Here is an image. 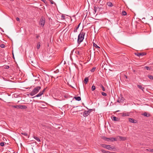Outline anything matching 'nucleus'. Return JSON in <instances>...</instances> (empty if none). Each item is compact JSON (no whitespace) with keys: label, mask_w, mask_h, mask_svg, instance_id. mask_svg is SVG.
Here are the masks:
<instances>
[{"label":"nucleus","mask_w":153,"mask_h":153,"mask_svg":"<svg viewBox=\"0 0 153 153\" xmlns=\"http://www.w3.org/2000/svg\"><path fill=\"white\" fill-rule=\"evenodd\" d=\"M101 94L103 96H107V94L105 93H104L103 92H102L101 93Z\"/></svg>","instance_id":"32"},{"label":"nucleus","mask_w":153,"mask_h":153,"mask_svg":"<svg viewBox=\"0 0 153 153\" xmlns=\"http://www.w3.org/2000/svg\"><path fill=\"white\" fill-rule=\"evenodd\" d=\"M45 23V19L44 17H42L40 19L39 24L41 26H43Z\"/></svg>","instance_id":"4"},{"label":"nucleus","mask_w":153,"mask_h":153,"mask_svg":"<svg viewBox=\"0 0 153 153\" xmlns=\"http://www.w3.org/2000/svg\"><path fill=\"white\" fill-rule=\"evenodd\" d=\"M88 80V79L87 77H86L85 78L84 81L85 84H86L87 83Z\"/></svg>","instance_id":"19"},{"label":"nucleus","mask_w":153,"mask_h":153,"mask_svg":"<svg viewBox=\"0 0 153 153\" xmlns=\"http://www.w3.org/2000/svg\"><path fill=\"white\" fill-rule=\"evenodd\" d=\"M40 42H38L37 45V49H39L40 47Z\"/></svg>","instance_id":"21"},{"label":"nucleus","mask_w":153,"mask_h":153,"mask_svg":"<svg viewBox=\"0 0 153 153\" xmlns=\"http://www.w3.org/2000/svg\"><path fill=\"white\" fill-rule=\"evenodd\" d=\"M101 146L102 147L108 150H112L114 149V147L113 146H111L110 145L101 144Z\"/></svg>","instance_id":"3"},{"label":"nucleus","mask_w":153,"mask_h":153,"mask_svg":"<svg viewBox=\"0 0 153 153\" xmlns=\"http://www.w3.org/2000/svg\"><path fill=\"white\" fill-rule=\"evenodd\" d=\"M33 138L34 139H35L38 142H40L41 141L40 139L39 138L37 137L36 136H34Z\"/></svg>","instance_id":"11"},{"label":"nucleus","mask_w":153,"mask_h":153,"mask_svg":"<svg viewBox=\"0 0 153 153\" xmlns=\"http://www.w3.org/2000/svg\"><path fill=\"white\" fill-rule=\"evenodd\" d=\"M107 5L110 7H112L113 6L112 4L110 2H107Z\"/></svg>","instance_id":"13"},{"label":"nucleus","mask_w":153,"mask_h":153,"mask_svg":"<svg viewBox=\"0 0 153 153\" xmlns=\"http://www.w3.org/2000/svg\"><path fill=\"white\" fill-rule=\"evenodd\" d=\"M20 105H16L14 106V107L15 108H17L18 109H20Z\"/></svg>","instance_id":"28"},{"label":"nucleus","mask_w":153,"mask_h":153,"mask_svg":"<svg viewBox=\"0 0 153 153\" xmlns=\"http://www.w3.org/2000/svg\"><path fill=\"white\" fill-rule=\"evenodd\" d=\"M62 17L63 18V19H65V16H62Z\"/></svg>","instance_id":"44"},{"label":"nucleus","mask_w":153,"mask_h":153,"mask_svg":"<svg viewBox=\"0 0 153 153\" xmlns=\"http://www.w3.org/2000/svg\"><path fill=\"white\" fill-rule=\"evenodd\" d=\"M129 121L131 123H137V121L135 120L134 119L129 118L128 119Z\"/></svg>","instance_id":"8"},{"label":"nucleus","mask_w":153,"mask_h":153,"mask_svg":"<svg viewBox=\"0 0 153 153\" xmlns=\"http://www.w3.org/2000/svg\"><path fill=\"white\" fill-rule=\"evenodd\" d=\"M74 98L76 100L78 101H79L81 100V97H74Z\"/></svg>","instance_id":"15"},{"label":"nucleus","mask_w":153,"mask_h":153,"mask_svg":"<svg viewBox=\"0 0 153 153\" xmlns=\"http://www.w3.org/2000/svg\"><path fill=\"white\" fill-rule=\"evenodd\" d=\"M97 7H94V10L95 11V12H96V10H97Z\"/></svg>","instance_id":"39"},{"label":"nucleus","mask_w":153,"mask_h":153,"mask_svg":"<svg viewBox=\"0 0 153 153\" xmlns=\"http://www.w3.org/2000/svg\"><path fill=\"white\" fill-rule=\"evenodd\" d=\"M102 152L103 153H110V152H109L106 151L102 149L101 150Z\"/></svg>","instance_id":"23"},{"label":"nucleus","mask_w":153,"mask_h":153,"mask_svg":"<svg viewBox=\"0 0 153 153\" xmlns=\"http://www.w3.org/2000/svg\"><path fill=\"white\" fill-rule=\"evenodd\" d=\"M152 152H153V149H152Z\"/></svg>","instance_id":"48"},{"label":"nucleus","mask_w":153,"mask_h":153,"mask_svg":"<svg viewBox=\"0 0 153 153\" xmlns=\"http://www.w3.org/2000/svg\"><path fill=\"white\" fill-rule=\"evenodd\" d=\"M137 87L139 88L140 89L142 90H143L144 89V87H143L142 86L139 85H137Z\"/></svg>","instance_id":"20"},{"label":"nucleus","mask_w":153,"mask_h":153,"mask_svg":"<svg viewBox=\"0 0 153 153\" xmlns=\"http://www.w3.org/2000/svg\"><path fill=\"white\" fill-rule=\"evenodd\" d=\"M93 45L94 47H95V48H100V47L98 46L96 44L94 43Z\"/></svg>","instance_id":"29"},{"label":"nucleus","mask_w":153,"mask_h":153,"mask_svg":"<svg viewBox=\"0 0 153 153\" xmlns=\"http://www.w3.org/2000/svg\"><path fill=\"white\" fill-rule=\"evenodd\" d=\"M115 153V152H111V153Z\"/></svg>","instance_id":"49"},{"label":"nucleus","mask_w":153,"mask_h":153,"mask_svg":"<svg viewBox=\"0 0 153 153\" xmlns=\"http://www.w3.org/2000/svg\"><path fill=\"white\" fill-rule=\"evenodd\" d=\"M135 54L137 56H144L146 54V53H145L142 52V53H135Z\"/></svg>","instance_id":"7"},{"label":"nucleus","mask_w":153,"mask_h":153,"mask_svg":"<svg viewBox=\"0 0 153 153\" xmlns=\"http://www.w3.org/2000/svg\"><path fill=\"white\" fill-rule=\"evenodd\" d=\"M104 139L105 140L107 141H108L109 140L111 141V138H107V137H104Z\"/></svg>","instance_id":"17"},{"label":"nucleus","mask_w":153,"mask_h":153,"mask_svg":"<svg viewBox=\"0 0 153 153\" xmlns=\"http://www.w3.org/2000/svg\"><path fill=\"white\" fill-rule=\"evenodd\" d=\"M145 18H142V19H145Z\"/></svg>","instance_id":"47"},{"label":"nucleus","mask_w":153,"mask_h":153,"mask_svg":"<svg viewBox=\"0 0 153 153\" xmlns=\"http://www.w3.org/2000/svg\"><path fill=\"white\" fill-rule=\"evenodd\" d=\"M101 87L102 88V90L103 91H105V88L102 85H101Z\"/></svg>","instance_id":"31"},{"label":"nucleus","mask_w":153,"mask_h":153,"mask_svg":"<svg viewBox=\"0 0 153 153\" xmlns=\"http://www.w3.org/2000/svg\"><path fill=\"white\" fill-rule=\"evenodd\" d=\"M112 119L114 121H118L119 120V118L114 116H113L112 117Z\"/></svg>","instance_id":"9"},{"label":"nucleus","mask_w":153,"mask_h":153,"mask_svg":"<svg viewBox=\"0 0 153 153\" xmlns=\"http://www.w3.org/2000/svg\"><path fill=\"white\" fill-rule=\"evenodd\" d=\"M80 24V23H79L78 25L77 26V27H76V29H75L74 30V32H76L77 31V30L78 29Z\"/></svg>","instance_id":"18"},{"label":"nucleus","mask_w":153,"mask_h":153,"mask_svg":"<svg viewBox=\"0 0 153 153\" xmlns=\"http://www.w3.org/2000/svg\"><path fill=\"white\" fill-rule=\"evenodd\" d=\"M42 93H40V92H39V93L38 94H37L36 95L34 96L33 97H32V98H35V97H40V96H41L42 94Z\"/></svg>","instance_id":"10"},{"label":"nucleus","mask_w":153,"mask_h":153,"mask_svg":"<svg viewBox=\"0 0 153 153\" xmlns=\"http://www.w3.org/2000/svg\"><path fill=\"white\" fill-rule=\"evenodd\" d=\"M2 30L3 31V32H4V31Z\"/></svg>","instance_id":"50"},{"label":"nucleus","mask_w":153,"mask_h":153,"mask_svg":"<svg viewBox=\"0 0 153 153\" xmlns=\"http://www.w3.org/2000/svg\"><path fill=\"white\" fill-rule=\"evenodd\" d=\"M96 69V67H93L91 70V71L92 72H93Z\"/></svg>","instance_id":"22"},{"label":"nucleus","mask_w":153,"mask_h":153,"mask_svg":"<svg viewBox=\"0 0 153 153\" xmlns=\"http://www.w3.org/2000/svg\"><path fill=\"white\" fill-rule=\"evenodd\" d=\"M152 149H147V150H148L149 151L152 152Z\"/></svg>","instance_id":"42"},{"label":"nucleus","mask_w":153,"mask_h":153,"mask_svg":"<svg viewBox=\"0 0 153 153\" xmlns=\"http://www.w3.org/2000/svg\"><path fill=\"white\" fill-rule=\"evenodd\" d=\"M0 47L1 48H4L5 45L4 44H1L0 45Z\"/></svg>","instance_id":"37"},{"label":"nucleus","mask_w":153,"mask_h":153,"mask_svg":"<svg viewBox=\"0 0 153 153\" xmlns=\"http://www.w3.org/2000/svg\"><path fill=\"white\" fill-rule=\"evenodd\" d=\"M0 145L1 146H3L4 145V142H1L0 143Z\"/></svg>","instance_id":"33"},{"label":"nucleus","mask_w":153,"mask_h":153,"mask_svg":"<svg viewBox=\"0 0 153 153\" xmlns=\"http://www.w3.org/2000/svg\"><path fill=\"white\" fill-rule=\"evenodd\" d=\"M143 115L144 116L146 117H149L150 116V115L149 114H148L147 112H145L143 114Z\"/></svg>","instance_id":"14"},{"label":"nucleus","mask_w":153,"mask_h":153,"mask_svg":"<svg viewBox=\"0 0 153 153\" xmlns=\"http://www.w3.org/2000/svg\"><path fill=\"white\" fill-rule=\"evenodd\" d=\"M92 110V109H90L89 110L85 111L83 113V116L84 117L87 116L89 114Z\"/></svg>","instance_id":"5"},{"label":"nucleus","mask_w":153,"mask_h":153,"mask_svg":"<svg viewBox=\"0 0 153 153\" xmlns=\"http://www.w3.org/2000/svg\"><path fill=\"white\" fill-rule=\"evenodd\" d=\"M118 137L121 140L124 141L126 140V138L121 136H119Z\"/></svg>","instance_id":"16"},{"label":"nucleus","mask_w":153,"mask_h":153,"mask_svg":"<svg viewBox=\"0 0 153 153\" xmlns=\"http://www.w3.org/2000/svg\"><path fill=\"white\" fill-rule=\"evenodd\" d=\"M27 108V107L25 105H20V109H25Z\"/></svg>","instance_id":"12"},{"label":"nucleus","mask_w":153,"mask_h":153,"mask_svg":"<svg viewBox=\"0 0 153 153\" xmlns=\"http://www.w3.org/2000/svg\"><path fill=\"white\" fill-rule=\"evenodd\" d=\"M145 68L147 70H150L151 68L148 66H146L145 67Z\"/></svg>","instance_id":"34"},{"label":"nucleus","mask_w":153,"mask_h":153,"mask_svg":"<svg viewBox=\"0 0 153 153\" xmlns=\"http://www.w3.org/2000/svg\"><path fill=\"white\" fill-rule=\"evenodd\" d=\"M122 14L123 15L125 16L126 15V13L125 11H123Z\"/></svg>","instance_id":"26"},{"label":"nucleus","mask_w":153,"mask_h":153,"mask_svg":"<svg viewBox=\"0 0 153 153\" xmlns=\"http://www.w3.org/2000/svg\"><path fill=\"white\" fill-rule=\"evenodd\" d=\"M50 2H51V4H53V1L52 0H51Z\"/></svg>","instance_id":"43"},{"label":"nucleus","mask_w":153,"mask_h":153,"mask_svg":"<svg viewBox=\"0 0 153 153\" xmlns=\"http://www.w3.org/2000/svg\"><path fill=\"white\" fill-rule=\"evenodd\" d=\"M124 76L125 77L126 79L128 78L127 76L126 75H125Z\"/></svg>","instance_id":"46"},{"label":"nucleus","mask_w":153,"mask_h":153,"mask_svg":"<svg viewBox=\"0 0 153 153\" xmlns=\"http://www.w3.org/2000/svg\"><path fill=\"white\" fill-rule=\"evenodd\" d=\"M120 100H121L122 101V102H123L124 100V98L122 96H121V98H120Z\"/></svg>","instance_id":"27"},{"label":"nucleus","mask_w":153,"mask_h":153,"mask_svg":"<svg viewBox=\"0 0 153 153\" xmlns=\"http://www.w3.org/2000/svg\"><path fill=\"white\" fill-rule=\"evenodd\" d=\"M85 33L84 32H81L78 35L77 39V42L79 44L84 39Z\"/></svg>","instance_id":"2"},{"label":"nucleus","mask_w":153,"mask_h":153,"mask_svg":"<svg viewBox=\"0 0 153 153\" xmlns=\"http://www.w3.org/2000/svg\"><path fill=\"white\" fill-rule=\"evenodd\" d=\"M117 102H122V101H121V100H120V98H119V99L117 101Z\"/></svg>","instance_id":"40"},{"label":"nucleus","mask_w":153,"mask_h":153,"mask_svg":"<svg viewBox=\"0 0 153 153\" xmlns=\"http://www.w3.org/2000/svg\"><path fill=\"white\" fill-rule=\"evenodd\" d=\"M148 77L151 79H153V76L152 75H148Z\"/></svg>","instance_id":"30"},{"label":"nucleus","mask_w":153,"mask_h":153,"mask_svg":"<svg viewBox=\"0 0 153 153\" xmlns=\"http://www.w3.org/2000/svg\"><path fill=\"white\" fill-rule=\"evenodd\" d=\"M39 35H36V38L38 39L39 38Z\"/></svg>","instance_id":"45"},{"label":"nucleus","mask_w":153,"mask_h":153,"mask_svg":"<svg viewBox=\"0 0 153 153\" xmlns=\"http://www.w3.org/2000/svg\"><path fill=\"white\" fill-rule=\"evenodd\" d=\"M21 134H22L24 135L25 136H27V133L26 132H21Z\"/></svg>","instance_id":"24"},{"label":"nucleus","mask_w":153,"mask_h":153,"mask_svg":"<svg viewBox=\"0 0 153 153\" xmlns=\"http://www.w3.org/2000/svg\"><path fill=\"white\" fill-rule=\"evenodd\" d=\"M45 88H44L42 91H40V93H42V94H43L44 93V92L45 91Z\"/></svg>","instance_id":"38"},{"label":"nucleus","mask_w":153,"mask_h":153,"mask_svg":"<svg viewBox=\"0 0 153 153\" xmlns=\"http://www.w3.org/2000/svg\"><path fill=\"white\" fill-rule=\"evenodd\" d=\"M41 89V87L40 86H38L36 87L29 94V95L31 96L34 95L39 92Z\"/></svg>","instance_id":"1"},{"label":"nucleus","mask_w":153,"mask_h":153,"mask_svg":"<svg viewBox=\"0 0 153 153\" xmlns=\"http://www.w3.org/2000/svg\"><path fill=\"white\" fill-rule=\"evenodd\" d=\"M9 68V66L8 65H5L4 66V68L6 69H8Z\"/></svg>","instance_id":"36"},{"label":"nucleus","mask_w":153,"mask_h":153,"mask_svg":"<svg viewBox=\"0 0 153 153\" xmlns=\"http://www.w3.org/2000/svg\"><path fill=\"white\" fill-rule=\"evenodd\" d=\"M1 136V135H0V136Z\"/></svg>","instance_id":"51"},{"label":"nucleus","mask_w":153,"mask_h":153,"mask_svg":"<svg viewBox=\"0 0 153 153\" xmlns=\"http://www.w3.org/2000/svg\"><path fill=\"white\" fill-rule=\"evenodd\" d=\"M116 138L112 137L111 138V141H116Z\"/></svg>","instance_id":"35"},{"label":"nucleus","mask_w":153,"mask_h":153,"mask_svg":"<svg viewBox=\"0 0 153 153\" xmlns=\"http://www.w3.org/2000/svg\"><path fill=\"white\" fill-rule=\"evenodd\" d=\"M95 88H96L95 86L94 85H93L91 87V90L92 91H93L95 89Z\"/></svg>","instance_id":"25"},{"label":"nucleus","mask_w":153,"mask_h":153,"mask_svg":"<svg viewBox=\"0 0 153 153\" xmlns=\"http://www.w3.org/2000/svg\"><path fill=\"white\" fill-rule=\"evenodd\" d=\"M120 114H122V117H125L127 116H129L130 114L129 112L125 111L123 112L122 113H121Z\"/></svg>","instance_id":"6"},{"label":"nucleus","mask_w":153,"mask_h":153,"mask_svg":"<svg viewBox=\"0 0 153 153\" xmlns=\"http://www.w3.org/2000/svg\"><path fill=\"white\" fill-rule=\"evenodd\" d=\"M16 21H20L19 18L18 17H17L16 18Z\"/></svg>","instance_id":"41"}]
</instances>
